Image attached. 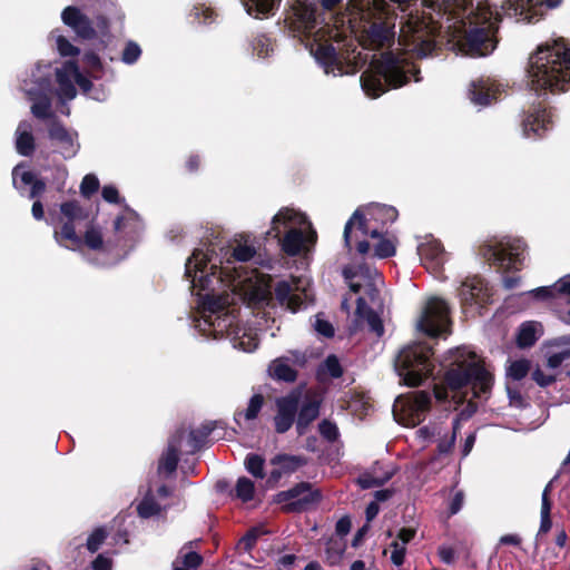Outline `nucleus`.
I'll use <instances>...</instances> for the list:
<instances>
[{"label": "nucleus", "instance_id": "6e6552de", "mask_svg": "<svg viewBox=\"0 0 570 570\" xmlns=\"http://www.w3.org/2000/svg\"><path fill=\"white\" fill-rule=\"evenodd\" d=\"M271 233L278 238L282 250L288 256L306 255L317 240V234L307 217L287 207L274 216Z\"/></svg>", "mask_w": 570, "mask_h": 570}, {"label": "nucleus", "instance_id": "a19ab883", "mask_svg": "<svg viewBox=\"0 0 570 570\" xmlns=\"http://www.w3.org/2000/svg\"><path fill=\"white\" fill-rule=\"evenodd\" d=\"M264 463L265 460L263 456L249 453L245 459L246 470L255 478L263 479L265 476L264 473Z\"/></svg>", "mask_w": 570, "mask_h": 570}, {"label": "nucleus", "instance_id": "de8ad7c7", "mask_svg": "<svg viewBox=\"0 0 570 570\" xmlns=\"http://www.w3.org/2000/svg\"><path fill=\"white\" fill-rule=\"evenodd\" d=\"M99 188V180L98 178L92 175L88 174L83 177L81 185H80V191L85 197H89L94 193H96Z\"/></svg>", "mask_w": 570, "mask_h": 570}, {"label": "nucleus", "instance_id": "864d4df0", "mask_svg": "<svg viewBox=\"0 0 570 570\" xmlns=\"http://www.w3.org/2000/svg\"><path fill=\"white\" fill-rule=\"evenodd\" d=\"M570 358V350L567 348V350H563L561 352H558V353H553L551 355H549L548 357V366L550 368H558L563 361Z\"/></svg>", "mask_w": 570, "mask_h": 570}, {"label": "nucleus", "instance_id": "f3484780", "mask_svg": "<svg viewBox=\"0 0 570 570\" xmlns=\"http://www.w3.org/2000/svg\"><path fill=\"white\" fill-rule=\"evenodd\" d=\"M56 76L58 83L57 96L61 101L71 100L76 97L77 90L75 85H78L86 94L91 88L90 80L80 73L78 66L73 61H67L61 68H57Z\"/></svg>", "mask_w": 570, "mask_h": 570}, {"label": "nucleus", "instance_id": "e2e57ef3", "mask_svg": "<svg viewBox=\"0 0 570 570\" xmlns=\"http://www.w3.org/2000/svg\"><path fill=\"white\" fill-rule=\"evenodd\" d=\"M256 539L257 531L252 530L240 540V544L244 547L245 550H250L252 547L255 544Z\"/></svg>", "mask_w": 570, "mask_h": 570}, {"label": "nucleus", "instance_id": "20e7f679", "mask_svg": "<svg viewBox=\"0 0 570 570\" xmlns=\"http://www.w3.org/2000/svg\"><path fill=\"white\" fill-rule=\"evenodd\" d=\"M450 364L443 376V382L434 385V397L445 410H458L465 401L458 419L453 423L450 435L442 436L438 426H423L417 431L424 440L434 439L439 442L441 453H449L455 441L459 422L470 419L478 409L473 401L487 394L492 386V375L481 364L479 356L468 347H458L450 351Z\"/></svg>", "mask_w": 570, "mask_h": 570}, {"label": "nucleus", "instance_id": "3c124183", "mask_svg": "<svg viewBox=\"0 0 570 570\" xmlns=\"http://www.w3.org/2000/svg\"><path fill=\"white\" fill-rule=\"evenodd\" d=\"M314 328L318 334L325 337H332L334 335L333 325L328 321L321 318L320 315H317L315 320Z\"/></svg>", "mask_w": 570, "mask_h": 570}, {"label": "nucleus", "instance_id": "e433bc0d", "mask_svg": "<svg viewBox=\"0 0 570 570\" xmlns=\"http://www.w3.org/2000/svg\"><path fill=\"white\" fill-rule=\"evenodd\" d=\"M343 374V368L338 358L335 355H328L325 361L318 366L317 379L325 382L327 379H337Z\"/></svg>", "mask_w": 570, "mask_h": 570}, {"label": "nucleus", "instance_id": "9b49d317", "mask_svg": "<svg viewBox=\"0 0 570 570\" xmlns=\"http://www.w3.org/2000/svg\"><path fill=\"white\" fill-rule=\"evenodd\" d=\"M60 212L62 227L60 230H55V238L60 245L73 250L79 249L83 243L91 249H99L102 246L101 232L94 226L86 230L83 240L76 234V223L86 218L83 209L77 202L61 204Z\"/></svg>", "mask_w": 570, "mask_h": 570}, {"label": "nucleus", "instance_id": "4c0bfd02", "mask_svg": "<svg viewBox=\"0 0 570 570\" xmlns=\"http://www.w3.org/2000/svg\"><path fill=\"white\" fill-rule=\"evenodd\" d=\"M551 483H549L542 493V505H541V524H540V532L547 533L552 525L551 519H550V512H551V502L549 500V492H550Z\"/></svg>", "mask_w": 570, "mask_h": 570}, {"label": "nucleus", "instance_id": "c756f323", "mask_svg": "<svg viewBox=\"0 0 570 570\" xmlns=\"http://www.w3.org/2000/svg\"><path fill=\"white\" fill-rule=\"evenodd\" d=\"M183 432L175 434L168 442L167 450L159 460L158 471L159 473H173L178 463V449Z\"/></svg>", "mask_w": 570, "mask_h": 570}, {"label": "nucleus", "instance_id": "69168bd1", "mask_svg": "<svg viewBox=\"0 0 570 570\" xmlns=\"http://www.w3.org/2000/svg\"><path fill=\"white\" fill-rule=\"evenodd\" d=\"M351 521L348 518H342L336 523L337 533L344 535L350 531Z\"/></svg>", "mask_w": 570, "mask_h": 570}, {"label": "nucleus", "instance_id": "412c9836", "mask_svg": "<svg viewBox=\"0 0 570 570\" xmlns=\"http://www.w3.org/2000/svg\"><path fill=\"white\" fill-rule=\"evenodd\" d=\"M302 401V390H293L287 395L276 400L277 413L274 417L275 430L277 433L287 432L297 415V411Z\"/></svg>", "mask_w": 570, "mask_h": 570}, {"label": "nucleus", "instance_id": "bb28decb", "mask_svg": "<svg viewBox=\"0 0 570 570\" xmlns=\"http://www.w3.org/2000/svg\"><path fill=\"white\" fill-rule=\"evenodd\" d=\"M394 474V469L383 463H375L370 471L364 472L357 479L362 489L375 488L387 482Z\"/></svg>", "mask_w": 570, "mask_h": 570}, {"label": "nucleus", "instance_id": "f704fd0d", "mask_svg": "<svg viewBox=\"0 0 570 570\" xmlns=\"http://www.w3.org/2000/svg\"><path fill=\"white\" fill-rule=\"evenodd\" d=\"M247 13L255 18L273 14L281 0H242Z\"/></svg>", "mask_w": 570, "mask_h": 570}, {"label": "nucleus", "instance_id": "58836bf2", "mask_svg": "<svg viewBox=\"0 0 570 570\" xmlns=\"http://www.w3.org/2000/svg\"><path fill=\"white\" fill-rule=\"evenodd\" d=\"M377 243L374 245V255L380 258L391 257L395 254V240L392 238L384 237L380 232V236L376 237Z\"/></svg>", "mask_w": 570, "mask_h": 570}, {"label": "nucleus", "instance_id": "72a5a7b5", "mask_svg": "<svg viewBox=\"0 0 570 570\" xmlns=\"http://www.w3.org/2000/svg\"><path fill=\"white\" fill-rule=\"evenodd\" d=\"M19 178L22 185H31V190L29 195L30 198H36L45 191L46 184L40 179H36L35 175L31 171L23 170V167L21 165L16 166L12 171L13 185L17 188H19Z\"/></svg>", "mask_w": 570, "mask_h": 570}, {"label": "nucleus", "instance_id": "dca6fc26", "mask_svg": "<svg viewBox=\"0 0 570 570\" xmlns=\"http://www.w3.org/2000/svg\"><path fill=\"white\" fill-rule=\"evenodd\" d=\"M450 325L448 304L439 297L429 298L417 320V330L430 337H438L449 334Z\"/></svg>", "mask_w": 570, "mask_h": 570}, {"label": "nucleus", "instance_id": "7ed1b4c3", "mask_svg": "<svg viewBox=\"0 0 570 570\" xmlns=\"http://www.w3.org/2000/svg\"><path fill=\"white\" fill-rule=\"evenodd\" d=\"M397 14L385 0H351L347 13L331 16L322 24L312 4L298 2L293 8V24L309 40L311 53L325 73H344L357 41L363 48L391 47L395 40Z\"/></svg>", "mask_w": 570, "mask_h": 570}, {"label": "nucleus", "instance_id": "2f4dec72", "mask_svg": "<svg viewBox=\"0 0 570 570\" xmlns=\"http://www.w3.org/2000/svg\"><path fill=\"white\" fill-rule=\"evenodd\" d=\"M529 294L538 299H548L557 295L570 296V274L561 277L552 286L539 287L530 291Z\"/></svg>", "mask_w": 570, "mask_h": 570}, {"label": "nucleus", "instance_id": "bf43d9fd", "mask_svg": "<svg viewBox=\"0 0 570 570\" xmlns=\"http://www.w3.org/2000/svg\"><path fill=\"white\" fill-rule=\"evenodd\" d=\"M94 570H111V560L105 554H99L92 562Z\"/></svg>", "mask_w": 570, "mask_h": 570}, {"label": "nucleus", "instance_id": "4d7b16f0", "mask_svg": "<svg viewBox=\"0 0 570 570\" xmlns=\"http://www.w3.org/2000/svg\"><path fill=\"white\" fill-rule=\"evenodd\" d=\"M438 553L440 559L446 564H451L455 560V551L452 547L442 546L439 548Z\"/></svg>", "mask_w": 570, "mask_h": 570}, {"label": "nucleus", "instance_id": "13d9d810", "mask_svg": "<svg viewBox=\"0 0 570 570\" xmlns=\"http://www.w3.org/2000/svg\"><path fill=\"white\" fill-rule=\"evenodd\" d=\"M101 195L104 199L108 203H118L119 202V194L115 186L107 185L102 188Z\"/></svg>", "mask_w": 570, "mask_h": 570}, {"label": "nucleus", "instance_id": "393cba45", "mask_svg": "<svg viewBox=\"0 0 570 570\" xmlns=\"http://www.w3.org/2000/svg\"><path fill=\"white\" fill-rule=\"evenodd\" d=\"M551 112L534 108L523 120V134L528 138L541 137L551 127Z\"/></svg>", "mask_w": 570, "mask_h": 570}, {"label": "nucleus", "instance_id": "774afa93", "mask_svg": "<svg viewBox=\"0 0 570 570\" xmlns=\"http://www.w3.org/2000/svg\"><path fill=\"white\" fill-rule=\"evenodd\" d=\"M85 60L89 67L92 69H99L100 68V60L99 57L95 53H87L85 56Z\"/></svg>", "mask_w": 570, "mask_h": 570}, {"label": "nucleus", "instance_id": "f257e3e1", "mask_svg": "<svg viewBox=\"0 0 570 570\" xmlns=\"http://www.w3.org/2000/svg\"><path fill=\"white\" fill-rule=\"evenodd\" d=\"M254 254L247 240L222 256L209 246L197 248L187 259L185 272L200 308L196 328L207 338L227 337L243 352L255 351L259 338L254 328L238 324L237 303L269 305L273 299L271 276L246 266Z\"/></svg>", "mask_w": 570, "mask_h": 570}, {"label": "nucleus", "instance_id": "a211bd4d", "mask_svg": "<svg viewBox=\"0 0 570 570\" xmlns=\"http://www.w3.org/2000/svg\"><path fill=\"white\" fill-rule=\"evenodd\" d=\"M562 0H504L502 10L515 18L537 22L543 16V8H556Z\"/></svg>", "mask_w": 570, "mask_h": 570}, {"label": "nucleus", "instance_id": "39448f33", "mask_svg": "<svg viewBox=\"0 0 570 570\" xmlns=\"http://www.w3.org/2000/svg\"><path fill=\"white\" fill-rule=\"evenodd\" d=\"M51 65L38 63L31 73L22 79L21 90L32 102V115L39 119H50L49 139L57 147V151L63 158L69 159L78 153L79 144L77 142V134L59 124L51 112Z\"/></svg>", "mask_w": 570, "mask_h": 570}, {"label": "nucleus", "instance_id": "5fc2aeb1", "mask_svg": "<svg viewBox=\"0 0 570 570\" xmlns=\"http://www.w3.org/2000/svg\"><path fill=\"white\" fill-rule=\"evenodd\" d=\"M203 562V557L197 552H187L183 556V564L186 568L197 569Z\"/></svg>", "mask_w": 570, "mask_h": 570}, {"label": "nucleus", "instance_id": "473e14b6", "mask_svg": "<svg viewBox=\"0 0 570 570\" xmlns=\"http://www.w3.org/2000/svg\"><path fill=\"white\" fill-rule=\"evenodd\" d=\"M16 148L22 156H29L35 150V138L32 125L29 121H21L16 131Z\"/></svg>", "mask_w": 570, "mask_h": 570}, {"label": "nucleus", "instance_id": "0eeeda50", "mask_svg": "<svg viewBox=\"0 0 570 570\" xmlns=\"http://www.w3.org/2000/svg\"><path fill=\"white\" fill-rule=\"evenodd\" d=\"M419 72L405 53L386 52L371 62L370 68L361 77V83L368 97L376 98L387 88L404 86L412 77L420 81Z\"/></svg>", "mask_w": 570, "mask_h": 570}, {"label": "nucleus", "instance_id": "b1692460", "mask_svg": "<svg viewBox=\"0 0 570 570\" xmlns=\"http://www.w3.org/2000/svg\"><path fill=\"white\" fill-rule=\"evenodd\" d=\"M501 86L491 78H481L471 83L470 99L479 106H488L497 100Z\"/></svg>", "mask_w": 570, "mask_h": 570}, {"label": "nucleus", "instance_id": "0e129e2a", "mask_svg": "<svg viewBox=\"0 0 570 570\" xmlns=\"http://www.w3.org/2000/svg\"><path fill=\"white\" fill-rule=\"evenodd\" d=\"M126 220H134V226L137 228L139 226V222L134 213L129 214L128 218L120 217L116 222V229L118 232H122L126 228Z\"/></svg>", "mask_w": 570, "mask_h": 570}, {"label": "nucleus", "instance_id": "338daca9", "mask_svg": "<svg viewBox=\"0 0 570 570\" xmlns=\"http://www.w3.org/2000/svg\"><path fill=\"white\" fill-rule=\"evenodd\" d=\"M380 507L377 502H371L366 508V519L372 521L379 513Z\"/></svg>", "mask_w": 570, "mask_h": 570}, {"label": "nucleus", "instance_id": "423d86ee", "mask_svg": "<svg viewBox=\"0 0 570 570\" xmlns=\"http://www.w3.org/2000/svg\"><path fill=\"white\" fill-rule=\"evenodd\" d=\"M529 78L535 92L566 91L570 83V47L563 38L539 46L530 57Z\"/></svg>", "mask_w": 570, "mask_h": 570}, {"label": "nucleus", "instance_id": "c9c22d12", "mask_svg": "<svg viewBox=\"0 0 570 570\" xmlns=\"http://www.w3.org/2000/svg\"><path fill=\"white\" fill-rule=\"evenodd\" d=\"M542 332L541 325L537 322L523 323L518 332L517 342L520 347L532 346Z\"/></svg>", "mask_w": 570, "mask_h": 570}, {"label": "nucleus", "instance_id": "6e6d98bb", "mask_svg": "<svg viewBox=\"0 0 570 570\" xmlns=\"http://www.w3.org/2000/svg\"><path fill=\"white\" fill-rule=\"evenodd\" d=\"M532 379L540 385V386H549L552 384L556 380L554 375L551 374H544L542 370L537 368L532 373Z\"/></svg>", "mask_w": 570, "mask_h": 570}, {"label": "nucleus", "instance_id": "5701e85b", "mask_svg": "<svg viewBox=\"0 0 570 570\" xmlns=\"http://www.w3.org/2000/svg\"><path fill=\"white\" fill-rule=\"evenodd\" d=\"M284 500L291 501L286 504L288 511H304L321 500V493L314 490L308 483H301L287 492L282 493Z\"/></svg>", "mask_w": 570, "mask_h": 570}, {"label": "nucleus", "instance_id": "4468645a", "mask_svg": "<svg viewBox=\"0 0 570 570\" xmlns=\"http://www.w3.org/2000/svg\"><path fill=\"white\" fill-rule=\"evenodd\" d=\"M432 397L426 391L400 395L393 405L395 420L406 426L420 424L431 409Z\"/></svg>", "mask_w": 570, "mask_h": 570}, {"label": "nucleus", "instance_id": "a18cd8bd", "mask_svg": "<svg viewBox=\"0 0 570 570\" xmlns=\"http://www.w3.org/2000/svg\"><path fill=\"white\" fill-rule=\"evenodd\" d=\"M106 537V530L104 528H97L87 539V549L92 553L96 552L100 548Z\"/></svg>", "mask_w": 570, "mask_h": 570}, {"label": "nucleus", "instance_id": "603ef678", "mask_svg": "<svg viewBox=\"0 0 570 570\" xmlns=\"http://www.w3.org/2000/svg\"><path fill=\"white\" fill-rule=\"evenodd\" d=\"M57 48L61 56H76L79 50L62 36L57 37Z\"/></svg>", "mask_w": 570, "mask_h": 570}, {"label": "nucleus", "instance_id": "9d476101", "mask_svg": "<svg viewBox=\"0 0 570 570\" xmlns=\"http://www.w3.org/2000/svg\"><path fill=\"white\" fill-rule=\"evenodd\" d=\"M343 274L351 291L360 294L356 302L357 322H365L374 334L382 336L384 333L382 320L370 306V304H379V287L383 284L381 275L377 271L365 269L363 267H360L357 272H353L352 268L346 267Z\"/></svg>", "mask_w": 570, "mask_h": 570}, {"label": "nucleus", "instance_id": "49530a36", "mask_svg": "<svg viewBox=\"0 0 570 570\" xmlns=\"http://www.w3.org/2000/svg\"><path fill=\"white\" fill-rule=\"evenodd\" d=\"M254 51L258 57L265 58L273 51L271 39L266 36H259L253 43Z\"/></svg>", "mask_w": 570, "mask_h": 570}, {"label": "nucleus", "instance_id": "aec40b11", "mask_svg": "<svg viewBox=\"0 0 570 570\" xmlns=\"http://www.w3.org/2000/svg\"><path fill=\"white\" fill-rule=\"evenodd\" d=\"M492 296L491 288L479 276L466 278L460 288V297L465 308H475L479 311L485 304L490 303Z\"/></svg>", "mask_w": 570, "mask_h": 570}, {"label": "nucleus", "instance_id": "cd10ccee", "mask_svg": "<svg viewBox=\"0 0 570 570\" xmlns=\"http://www.w3.org/2000/svg\"><path fill=\"white\" fill-rule=\"evenodd\" d=\"M416 534V530L413 528H402L395 540L390 544L391 549V561L396 567H401L404 563L406 554V544L411 542Z\"/></svg>", "mask_w": 570, "mask_h": 570}, {"label": "nucleus", "instance_id": "2eb2a0df", "mask_svg": "<svg viewBox=\"0 0 570 570\" xmlns=\"http://www.w3.org/2000/svg\"><path fill=\"white\" fill-rule=\"evenodd\" d=\"M274 296L281 306L292 312L305 308L314 299L309 281L305 277L279 281L274 287Z\"/></svg>", "mask_w": 570, "mask_h": 570}, {"label": "nucleus", "instance_id": "c03bdc74", "mask_svg": "<svg viewBox=\"0 0 570 570\" xmlns=\"http://www.w3.org/2000/svg\"><path fill=\"white\" fill-rule=\"evenodd\" d=\"M321 435L330 442L336 441L340 432L335 423L324 420L318 425Z\"/></svg>", "mask_w": 570, "mask_h": 570}, {"label": "nucleus", "instance_id": "a878e982", "mask_svg": "<svg viewBox=\"0 0 570 570\" xmlns=\"http://www.w3.org/2000/svg\"><path fill=\"white\" fill-rule=\"evenodd\" d=\"M62 21L73 29V31L83 39H91L95 37L96 31L91 27L89 20L83 16L79 9L68 7L61 14Z\"/></svg>", "mask_w": 570, "mask_h": 570}, {"label": "nucleus", "instance_id": "052dcab7", "mask_svg": "<svg viewBox=\"0 0 570 570\" xmlns=\"http://www.w3.org/2000/svg\"><path fill=\"white\" fill-rule=\"evenodd\" d=\"M463 500H464L463 493L461 491H458L454 494V497L451 501V504H450V513L451 514H455L461 510V508L463 505Z\"/></svg>", "mask_w": 570, "mask_h": 570}, {"label": "nucleus", "instance_id": "ea45409f", "mask_svg": "<svg viewBox=\"0 0 570 570\" xmlns=\"http://www.w3.org/2000/svg\"><path fill=\"white\" fill-rule=\"evenodd\" d=\"M530 371V362L528 360L521 358L511 361L508 368L507 374L510 379L515 381H520L527 376Z\"/></svg>", "mask_w": 570, "mask_h": 570}, {"label": "nucleus", "instance_id": "ddd939ff", "mask_svg": "<svg viewBox=\"0 0 570 570\" xmlns=\"http://www.w3.org/2000/svg\"><path fill=\"white\" fill-rule=\"evenodd\" d=\"M481 255L500 268L520 269L525 258V245L521 239L504 237L483 245Z\"/></svg>", "mask_w": 570, "mask_h": 570}, {"label": "nucleus", "instance_id": "f03ea898", "mask_svg": "<svg viewBox=\"0 0 570 570\" xmlns=\"http://www.w3.org/2000/svg\"><path fill=\"white\" fill-rule=\"evenodd\" d=\"M402 12L399 45L417 57L431 55L442 33L471 57H484L495 48L501 20L488 0H391Z\"/></svg>", "mask_w": 570, "mask_h": 570}, {"label": "nucleus", "instance_id": "7c9ffc66", "mask_svg": "<svg viewBox=\"0 0 570 570\" xmlns=\"http://www.w3.org/2000/svg\"><path fill=\"white\" fill-rule=\"evenodd\" d=\"M264 404V399L261 394H255L250 397L245 411L235 413V421L240 429L250 428L253 421L257 417Z\"/></svg>", "mask_w": 570, "mask_h": 570}, {"label": "nucleus", "instance_id": "4be33fe9", "mask_svg": "<svg viewBox=\"0 0 570 570\" xmlns=\"http://www.w3.org/2000/svg\"><path fill=\"white\" fill-rule=\"evenodd\" d=\"M417 252L422 264L435 277L440 276L441 268L446 261V253L441 243L434 238L426 239L420 244Z\"/></svg>", "mask_w": 570, "mask_h": 570}, {"label": "nucleus", "instance_id": "09e8293b", "mask_svg": "<svg viewBox=\"0 0 570 570\" xmlns=\"http://www.w3.org/2000/svg\"><path fill=\"white\" fill-rule=\"evenodd\" d=\"M141 50L135 42H128L122 52V61L125 63H134L140 57Z\"/></svg>", "mask_w": 570, "mask_h": 570}, {"label": "nucleus", "instance_id": "8fccbe9b", "mask_svg": "<svg viewBox=\"0 0 570 570\" xmlns=\"http://www.w3.org/2000/svg\"><path fill=\"white\" fill-rule=\"evenodd\" d=\"M193 16L199 23H209L213 21L215 12L209 7H195Z\"/></svg>", "mask_w": 570, "mask_h": 570}, {"label": "nucleus", "instance_id": "680f3d73", "mask_svg": "<svg viewBox=\"0 0 570 570\" xmlns=\"http://www.w3.org/2000/svg\"><path fill=\"white\" fill-rule=\"evenodd\" d=\"M279 461H283L284 468H288L291 470H295L296 468L304 464V460L298 456H284L279 459Z\"/></svg>", "mask_w": 570, "mask_h": 570}, {"label": "nucleus", "instance_id": "37998d69", "mask_svg": "<svg viewBox=\"0 0 570 570\" xmlns=\"http://www.w3.org/2000/svg\"><path fill=\"white\" fill-rule=\"evenodd\" d=\"M138 513L141 518H149L160 511L159 504L154 500V497L148 492L141 502L138 504Z\"/></svg>", "mask_w": 570, "mask_h": 570}, {"label": "nucleus", "instance_id": "f8f14e48", "mask_svg": "<svg viewBox=\"0 0 570 570\" xmlns=\"http://www.w3.org/2000/svg\"><path fill=\"white\" fill-rule=\"evenodd\" d=\"M432 348L422 343L409 345L399 353L395 370L404 384L417 386L432 375Z\"/></svg>", "mask_w": 570, "mask_h": 570}, {"label": "nucleus", "instance_id": "c85d7f7f", "mask_svg": "<svg viewBox=\"0 0 570 570\" xmlns=\"http://www.w3.org/2000/svg\"><path fill=\"white\" fill-rule=\"evenodd\" d=\"M320 414V401L314 397L306 396L297 411L296 430L298 434H304L305 430Z\"/></svg>", "mask_w": 570, "mask_h": 570}, {"label": "nucleus", "instance_id": "79ce46f5", "mask_svg": "<svg viewBox=\"0 0 570 570\" xmlns=\"http://www.w3.org/2000/svg\"><path fill=\"white\" fill-rule=\"evenodd\" d=\"M236 497L243 502L250 501L254 498L255 485L248 478H239L236 483Z\"/></svg>", "mask_w": 570, "mask_h": 570}, {"label": "nucleus", "instance_id": "1a4fd4ad", "mask_svg": "<svg viewBox=\"0 0 570 570\" xmlns=\"http://www.w3.org/2000/svg\"><path fill=\"white\" fill-rule=\"evenodd\" d=\"M397 218V210L392 206L373 204L365 208H358L344 228V240L348 249L355 243L356 250L365 255L371 249L367 237L376 238L380 232L387 224H392Z\"/></svg>", "mask_w": 570, "mask_h": 570}, {"label": "nucleus", "instance_id": "6ab92c4d", "mask_svg": "<svg viewBox=\"0 0 570 570\" xmlns=\"http://www.w3.org/2000/svg\"><path fill=\"white\" fill-rule=\"evenodd\" d=\"M307 361L308 356L305 352L288 351L269 364L268 373L274 380L291 383L296 380L297 370L305 367Z\"/></svg>", "mask_w": 570, "mask_h": 570}]
</instances>
